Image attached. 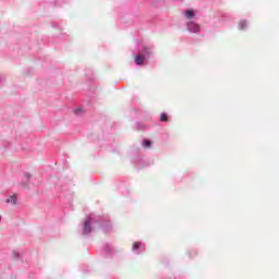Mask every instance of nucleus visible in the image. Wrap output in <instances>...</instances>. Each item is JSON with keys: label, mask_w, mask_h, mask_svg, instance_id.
I'll use <instances>...</instances> for the list:
<instances>
[{"label": "nucleus", "mask_w": 279, "mask_h": 279, "mask_svg": "<svg viewBox=\"0 0 279 279\" xmlns=\"http://www.w3.org/2000/svg\"><path fill=\"white\" fill-rule=\"evenodd\" d=\"M132 252H134V254H143V252H145V244L141 242L133 243Z\"/></svg>", "instance_id": "39448f33"}, {"label": "nucleus", "mask_w": 279, "mask_h": 279, "mask_svg": "<svg viewBox=\"0 0 279 279\" xmlns=\"http://www.w3.org/2000/svg\"><path fill=\"white\" fill-rule=\"evenodd\" d=\"M93 223H101L100 218L97 217H90L88 216L84 223H83V231H82V235L83 236H88L90 235V232H93Z\"/></svg>", "instance_id": "f257e3e1"}, {"label": "nucleus", "mask_w": 279, "mask_h": 279, "mask_svg": "<svg viewBox=\"0 0 279 279\" xmlns=\"http://www.w3.org/2000/svg\"><path fill=\"white\" fill-rule=\"evenodd\" d=\"M54 5H58V0H54Z\"/></svg>", "instance_id": "6ab92c4d"}, {"label": "nucleus", "mask_w": 279, "mask_h": 279, "mask_svg": "<svg viewBox=\"0 0 279 279\" xmlns=\"http://www.w3.org/2000/svg\"><path fill=\"white\" fill-rule=\"evenodd\" d=\"M145 124H143V123H141V122H136L135 123V130H137V131H143V130H145Z\"/></svg>", "instance_id": "4468645a"}, {"label": "nucleus", "mask_w": 279, "mask_h": 279, "mask_svg": "<svg viewBox=\"0 0 279 279\" xmlns=\"http://www.w3.org/2000/svg\"><path fill=\"white\" fill-rule=\"evenodd\" d=\"M248 25L250 23L247 22V20H241L238 24V28L243 32L244 29H247Z\"/></svg>", "instance_id": "9d476101"}, {"label": "nucleus", "mask_w": 279, "mask_h": 279, "mask_svg": "<svg viewBox=\"0 0 279 279\" xmlns=\"http://www.w3.org/2000/svg\"><path fill=\"white\" fill-rule=\"evenodd\" d=\"M148 61L141 52L135 56L134 62L137 66H143Z\"/></svg>", "instance_id": "423d86ee"}, {"label": "nucleus", "mask_w": 279, "mask_h": 279, "mask_svg": "<svg viewBox=\"0 0 279 279\" xmlns=\"http://www.w3.org/2000/svg\"><path fill=\"white\" fill-rule=\"evenodd\" d=\"M184 16H186V19H194L195 17V11L187 9L184 11Z\"/></svg>", "instance_id": "9b49d317"}, {"label": "nucleus", "mask_w": 279, "mask_h": 279, "mask_svg": "<svg viewBox=\"0 0 279 279\" xmlns=\"http://www.w3.org/2000/svg\"><path fill=\"white\" fill-rule=\"evenodd\" d=\"M0 222H1V216H0Z\"/></svg>", "instance_id": "aec40b11"}, {"label": "nucleus", "mask_w": 279, "mask_h": 279, "mask_svg": "<svg viewBox=\"0 0 279 279\" xmlns=\"http://www.w3.org/2000/svg\"><path fill=\"white\" fill-rule=\"evenodd\" d=\"M159 121H160L161 123H167V122L169 121V116H168L166 112H162V113L160 114Z\"/></svg>", "instance_id": "f8f14e48"}, {"label": "nucleus", "mask_w": 279, "mask_h": 279, "mask_svg": "<svg viewBox=\"0 0 279 279\" xmlns=\"http://www.w3.org/2000/svg\"><path fill=\"white\" fill-rule=\"evenodd\" d=\"M140 53L142 56H144V58L146 60H150L151 56H154V47H151V46H143L142 50L140 51Z\"/></svg>", "instance_id": "20e7f679"}, {"label": "nucleus", "mask_w": 279, "mask_h": 279, "mask_svg": "<svg viewBox=\"0 0 279 279\" xmlns=\"http://www.w3.org/2000/svg\"><path fill=\"white\" fill-rule=\"evenodd\" d=\"M3 80H5L3 76H0V82H2Z\"/></svg>", "instance_id": "a211bd4d"}, {"label": "nucleus", "mask_w": 279, "mask_h": 279, "mask_svg": "<svg viewBox=\"0 0 279 279\" xmlns=\"http://www.w3.org/2000/svg\"><path fill=\"white\" fill-rule=\"evenodd\" d=\"M31 180H32V173L25 172L24 180L22 181V186L27 187L29 185Z\"/></svg>", "instance_id": "6e6552de"}, {"label": "nucleus", "mask_w": 279, "mask_h": 279, "mask_svg": "<svg viewBox=\"0 0 279 279\" xmlns=\"http://www.w3.org/2000/svg\"><path fill=\"white\" fill-rule=\"evenodd\" d=\"M17 202H19V198L16 194H13L5 199V204H12V206H16Z\"/></svg>", "instance_id": "1a4fd4ad"}, {"label": "nucleus", "mask_w": 279, "mask_h": 279, "mask_svg": "<svg viewBox=\"0 0 279 279\" xmlns=\"http://www.w3.org/2000/svg\"><path fill=\"white\" fill-rule=\"evenodd\" d=\"M187 32L191 34H199L202 31V26L199 24L195 23V21H190L186 23Z\"/></svg>", "instance_id": "7ed1b4c3"}, {"label": "nucleus", "mask_w": 279, "mask_h": 279, "mask_svg": "<svg viewBox=\"0 0 279 279\" xmlns=\"http://www.w3.org/2000/svg\"><path fill=\"white\" fill-rule=\"evenodd\" d=\"M13 258L14 260H19V258H21V253L13 251Z\"/></svg>", "instance_id": "2eb2a0df"}, {"label": "nucleus", "mask_w": 279, "mask_h": 279, "mask_svg": "<svg viewBox=\"0 0 279 279\" xmlns=\"http://www.w3.org/2000/svg\"><path fill=\"white\" fill-rule=\"evenodd\" d=\"M192 254H193V256H197V251L193 250Z\"/></svg>", "instance_id": "f3484780"}, {"label": "nucleus", "mask_w": 279, "mask_h": 279, "mask_svg": "<svg viewBox=\"0 0 279 279\" xmlns=\"http://www.w3.org/2000/svg\"><path fill=\"white\" fill-rule=\"evenodd\" d=\"M104 253L106 254V256H112V254H114V248L109 243H106L104 245Z\"/></svg>", "instance_id": "0eeeda50"}, {"label": "nucleus", "mask_w": 279, "mask_h": 279, "mask_svg": "<svg viewBox=\"0 0 279 279\" xmlns=\"http://www.w3.org/2000/svg\"><path fill=\"white\" fill-rule=\"evenodd\" d=\"M96 219H100V222H97L100 225V228H102L104 232L108 233V232H112V222L110 221L109 217H101L98 216L96 217Z\"/></svg>", "instance_id": "f03ea898"}, {"label": "nucleus", "mask_w": 279, "mask_h": 279, "mask_svg": "<svg viewBox=\"0 0 279 279\" xmlns=\"http://www.w3.org/2000/svg\"><path fill=\"white\" fill-rule=\"evenodd\" d=\"M142 145L145 148H149V147H151L153 143L149 140H143Z\"/></svg>", "instance_id": "ddd939ff"}, {"label": "nucleus", "mask_w": 279, "mask_h": 279, "mask_svg": "<svg viewBox=\"0 0 279 279\" xmlns=\"http://www.w3.org/2000/svg\"><path fill=\"white\" fill-rule=\"evenodd\" d=\"M74 112H75V114H80V112H82V108H76V109L74 110Z\"/></svg>", "instance_id": "dca6fc26"}]
</instances>
